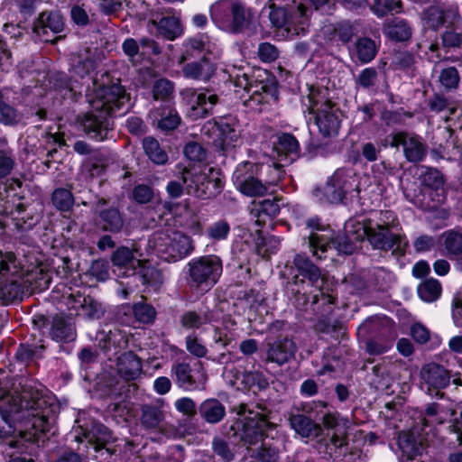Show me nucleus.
<instances>
[{
    "instance_id": "1",
    "label": "nucleus",
    "mask_w": 462,
    "mask_h": 462,
    "mask_svg": "<svg viewBox=\"0 0 462 462\" xmlns=\"http://www.w3.org/2000/svg\"><path fill=\"white\" fill-rule=\"evenodd\" d=\"M54 424L53 408L38 393L32 395L23 392L20 396L0 397V438H12L10 447H18L22 439L39 441L42 436L51 431Z\"/></svg>"
},
{
    "instance_id": "2",
    "label": "nucleus",
    "mask_w": 462,
    "mask_h": 462,
    "mask_svg": "<svg viewBox=\"0 0 462 462\" xmlns=\"http://www.w3.org/2000/svg\"><path fill=\"white\" fill-rule=\"evenodd\" d=\"M356 238L366 236L375 249L393 250L402 255L408 246L406 236L399 232V223L395 214L391 210L374 213L371 217L357 223Z\"/></svg>"
},
{
    "instance_id": "3",
    "label": "nucleus",
    "mask_w": 462,
    "mask_h": 462,
    "mask_svg": "<svg viewBox=\"0 0 462 462\" xmlns=\"http://www.w3.org/2000/svg\"><path fill=\"white\" fill-rule=\"evenodd\" d=\"M263 13L268 14L273 26L290 36L305 35L311 24L312 10L305 0H269Z\"/></svg>"
},
{
    "instance_id": "4",
    "label": "nucleus",
    "mask_w": 462,
    "mask_h": 462,
    "mask_svg": "<svg viewBox=\"0 0 462 462\" xmlns=\"http://www.w3.org/2000/svg\"><path fill=\"white\" fill-rule=\"evenodd\" d=\"M264 77L261 74L253 81L243 69L236 68L229 71V77L234 80L235 91L243 104L251 108L257 109L261 104L276 101L278 98L277 85L273 78L265 72Z\"/></svg>"
},
{
    "instance_id": "5",
    "label": "nucleus",
    "mask_w": 462,
    "mask_h": 462,
    "mask_svg": "<svg viewBox=\"0 0 462 462\" xmlns=\"http://www.w3.org/2000/svg\"><path fill=\"white\" fill-rule=\"evenodd\" d=\"M303 106L311 116L309 120L323 137H335L340 127L339 111L328 97L327 89L310 87Z\"/></svg>"
},
{
    "instance_id": "6",
    "label": "nucleus",
    "mask_w": 462,
    "mask_h": 462,
    "mask_svg": "<svg viewBox=\"0 0 462 462\" xmlns=\"http://www.w3.org/2000/svg\"><path fill=\"white\" fill-rule=\"evenodd\" d=\"M236 412V420L231 430L245 444L253 445L263 440L267 432L273 430L276 424L270 421L269 411L261 405L252 408L245 403L234 407Z\"/></svg>"
},
{
    "instance_id": "7",
    "label": "nucleus",
    "mask_w": 462,
    "mask_h": 462,
    "mask_svg": "<svg viewBox=\"0 0 462 462\" xmlns=\"http://www.w3.org/2000/svg\"><path fill=\"white\" fill-rule=\"evenodd\" d=\"M152 254L166 262H176L192 251L190 238L175 230H162L154 233L147 243Z\"/></svg>"
},
{
    "instance_id": "8",
    "label": "nucleus",
    "mask_w": 462,
    "mask_h": 462,
    "mask_svg": "<svg viewBox=\"0 0 462 462\" xmlns=\"http://www.w3.org/2000/svg\"><path fill=\"white\" fill-rule=\"evenodd\" d=\"M293 264L299 273L293 277L294 284H303L304 279H307L310 285L319 289L320 292V298L319 295L313 297V303L322 300L324 304L332 305L335 300L334 296L330 293L332 284H328L326 275L304 255L297 254Z\"/></svg>"
},
{
    "instance_id": "9",
    "label": "nucleus",
    "mask_w": 462,
    "mask_h": 462,
    "mask_svg": "<svg viewBox=\"0 0 462 462\" xmlns=\"http://www.w3.org/2000/svg\"><path fill=\"white\" fill-rule=\"evenodd\" d=\"M129 97L125 88L117 83L110 86H103L96 89L93 95H88L90 107L96 111H101L111 116L116 112L120 115L128 110Z\"/></svg>"
},
{
    "instance_id": "10",
    "label": "nucleus",
    "mask_w": 462,
    "mask_h": 462,
    "mask_svg": "<svg viewBox=\"0 0 462 462\" xmlns=\"http://www.w3.org/2000/svg\"><path fill=\"white\" fill-rule=\"evenodd\" d=\"M21 263L12 252L0 251V298L5 303L20 299L23 283H19Z\"/></svg>"
},
{
    "instance_id": "11",
    "label": "nucleus",
    "mask_w": 462,
    "mask_h": 462,
    "mask_svg": "<svg viewBox=\"0 0 462 462\" xmlns=\"http://www.w3.org/2000/svg\"><path fill=\"white\" fill-rule=\"evenodd\" d=\"M188 267L191 286L201 290H209L222 274V262L216 255L195 258L188 263Z\"/></svg>"
},
{
    "instance_id": "12",
    "label": "nucleus",
    "mask_w": 462,
    "mask_h": 462,
    "mask_svg": "<svg viewBox=\"0 0 462 462\" xmlns=\"http://www.w3.org/2000/svg\"><path fill=\"white\" fill-rule=\"evenodd\" d=\"M203 129L206 134H212L215 145L223 152H228L240 143V125L234 116L209 121Z\"/></svg>"
},
{
    "instance_id": "13",
    "label": "nucleus",
    "mask_w": 462,
    "mask_h": 462,
    "mask_svg": "<svg viewBox=\"0 0 462 462\" xmlns=\"http://www.w3.org/2000/svg\"><path fill=\"white\" fill-rule=\"evenodd\" d=\"M208 171L212 175L216 174V177H212V180H208L206 183L201 181V188L199 182L206 179V173L204 172L202 175L198 176L186 170L180 180H171L168 183L166 187L167 193L171 198L177 199L182 195L185 188L188 193L202 197L206 195V189L209 188V185H212L214 188H220L221 179L218 176L219 171L213 168H208Z\"/></svg>"
},
{
    "instance_id": "14",
    "label": "nucleus",
    "mask_w": 462,
    "mask_h": 462,
    "mask_svg": "<svg viewBox=\"0 0 462 462\" xmlns=\"http://www.w3.org/2000/svg\"><path fill=\"white\" fill-rule=\"evenodd\" d=\"M299 143L296 138L290 134H282L277 137L273 143L271 156L277 161L273 162V167L268 166L272 171V177L269 183H278L282 176V167L294 162L299 156Z\"/></svg>"
},
{
    "instance_id": "15",
    "label": "nucleus",
    "mask_w": 462,
    "mask_h": 462,
    "mask_svg": "<svg viewBox=\"0 0 462 462\" xmlns=\"http://www.w3.org/2000/svg\"><path fill=\"white\" fill-rule=\"evenodd\" d=\"M144 258L138 245L134 244L131 248L118 247L111 256L115 274L118 278L135 276L141 264H143Z\"/></svg>"
},
{
    "instance_id": "16",
    "label": "nucleus",
    "mask_w": 462,
    "mask_h": 462,
    "mask_svg": "<svg viewBox=\"0 0 462 462\" xmlns=\"http://www.w3.org/2000/svg\"><path fill=\"white\" fill-rule=\"evenodd\" d=\"M323 424L328 430V452L331 455L335 453L336 457L346 456L349 450L348 443L346 440L349 420L337 414L328 413L323 417Z\"/></svg>"
},
{
    "instance_id": "17",
    "label": "nucleus",
    "mask_w": 462,
    "mask_h": 462,
    "mask_svg": "<svg viewBox=\"0 0 462 462\" xmlns=\"http://www.w3.org/2000/svg\"><path fill=\"white\" fill-rule=\"evenodd\" d=\"M254 165L251 162H244L239 164L233 173V181L236 189L245 196L248 197H260L263 196L268 191L267 185L268 179L265 183H263L258 178L254 175Z\"/></svg>"
},
{
    "instance_id": "18",
    "label": "nucleus",
    "mask_w": 462,
    "mask_h": 462,
    "mask_svg": "<svg viewBox=\"0 0 462 462\" xmlns=\"http://www.w3.org/2000/svg\"><path fill=\"white\" fill-rule=\"evenodd\" d=\"M310 246L313 251V254L318 258H321L318 250L321 253L327 252L328 249L334 248L340 254H350L353 252V245L349 243L345 236H338L335 238L330 237L328 235L311 233L309 237Z\"/></svg>"
},
{
    "instance_id": "19",
    "label": "nucleus",
    "mask_w": 462,
    "mask_h": 462,
    "mask_svg": "<svg viewBox=\"0 0 462 462\" xmlns=\"http://www.w3.org/2000/svg\"><path fill=\"white\" fill-rule=\"evenodd\" d=\"M207 52L215 56L220 55V49L217 40L208 34H198L187 39L183 44V53L180 57V63H183L190 57H196Z\"/></svg>"
},
{
    "instance_id": "20",
    "label": "nucleus",
    "mask_w": 462,
    "mask_h": 462,
    "mask_svg": "<svg viewBox=\"0 0 462 462\" xmlns=\"http://www.w3.org/2000/svg\"><path fill=\"white\" fill-rule=\"evenodd\" d=\"M171 373L175 375L179 386L187 391L201 389L207 381V375L200 363L198 364L196 372H192L188 364L178 363L172 366Z\"/></svg>"
},
{
    "instance_id": "21",
    "label": "nucleus",
    "mask_w": 462,
    "mask_h": 462,
    "mask_svg": "<svg viewBox=\"0 0 462 462\" xmlns=\"http://www.w3.org/2000/svg\"><path fill=\"white\" fill-rule=\"evenodd\" d=\"M391 145L402 146L409 162H420L425 156L426 148L420 138L413 134L399 132L392 135Z\"/></svg>"
},
{
    "instance_id": "22",
    "label": "nucleus",
    "mask_w": 462,
    "mask_h": 462,
    "mask_svg": "<svg viewBox=\"0 0 462 462\" xmlns=\"http://www.w3.org/2000/svg\"><path fill=\"white\" fill-rule=\"evenodd\" d=\"M64 23L58 13H42L33 26V32L42 42H54L50 33L57 34L63 30Z\"/></svg>"
},
{
    "instance_id": "23",
    "label": "nucleus",
    "mask_w": 462,
    "mask_h": 462,
    "mask_svg": "<svg viewBox=\"0 0 462 462\" xmlns=\"http://www.w3.org/2000/svg\"><path fill=\"white\" fill-rule=\"evenodd\" d=\"M150 118L152 125L163 132L176 129L181 121L178 112L169 102L151 111Z\"/></svg>"
},
{
    "instance_id": "24",
    "label": "nucleus",
    "mask_w": 462,
    "mask_h": 462,
    "mask_svg": "<svg viewBox=\"0 0 462 462\" xmlns=\"http://www.w3.org/2000/svg\"><path fill=\"white\" fill-rule=\"evenodd\" d=\"M421 378L423 383L427 386L429 394H432L431 390L436 391L448 385L450 375L448 372L441 365L437 364H428L421 369Z\"/></svg>"
},
{
    "instance_id": "25",
    "label": "nucleus",
    "mask_w": 462,
    "mask_h": 462,
    "mask_svg": "<svg viewBox=\"0 0 462 462\" xmlns=\"http://www.w3.org/2000/svg\"><path fill=\"white\" fill-rule=\"evenodd\" d=\"M23 283V291L20 298L24 294H30L36 291H42L49 287L50 276L42 268L36 267L31 272L23 273L21 268L19 283Z\"/></svg>"
},
{
    "instance_id": "26",
    "label": "nucleus",
    "mask_w": 462,
    "mask_h": 462,
    "mask_svg": "<svg viewBox=\"0 0 462 462\" xmlns=\"http://www.w3.org/2000/svg\"><path fill=\"white\" fill-rule=\"evenodd\" d=\"M458 18L457 8L449 6H432L424 14L423 21L425 26L436 29L442 24H453Z\"/></svg>"
},
{
    "instance_id": "27",
    "label": "nucleus",
    "mask_w": 462,
    "mask_h": 462,
    "mask_svg": "<svg viewBox=\"0 0 462 462\" xmlns=\"http://www.w3.org/2000/svg\"><path fill=\"white\" fill-rule=\"evenodd\" d=\"M149 30L151 32L155 31L156 33L171 41L180 36L183 32L180 19L173 15L163 16L159 21L152 19Z\"/></svg>"
},
{
    "instance_id": "28",
    "label": "nucleus",
    "mask_w": 462,
    "mask_h": 462,
    "mask_svg": "<svg viewBox=\"0 0 462 462\" xmlns=\"http://www.w3.org/2000/svg\"><path fill=\"white\" fill-rule=\"evenodd\" d=\"M217 97L208 91L206 92H192L191 95V116L194 119L203 118L208 116L214 106L217 103Z\"/></svg>"
},
{
    "instance_id": "29",
    "label": "nucleus",
    "mask_w": 462,
    "mask_h": 462,
    "mask_svg": "<svg viewBox=\"0 0 462 462\" xmlns=\"http://www.w3.org/2000/svg\"><path fill=\"white\" fill-rule=\"evenodd\" d=\"M398 445L407 459H413L416 456L420 455L425 448L424 440L417 430L401 433Z\"/></svg>"
},
{
    "instance_id": "30",
    "label": "nucleus",
    "mask_w": 462,
    "mask_h": 462,
    "mask_svg": "<svg viewBox=\"0 0 462 462\" xmlns=\"http://www.w3.org/2000/svg\"><path fill=\"white\" fill-rule=\"evenodd\" d=\"M117 372L126 381L135 380L142 372V363L133 352L121 355L117 359Z\"/></svg>"
},
{
    "instance_id": "31",
    "label": "nucleus",
    "mask_w": 462,
    "mask_h": 462,
    "mask_svg": "<svg viewBox=\"0 0 462 462\" xmlns=\"http://www.w3.org/2000/svg\"><path fill=\"white\" fill-rule=\"evenodd\" d=\"M107 117V115L91 107V111L85 115L81 122L84 131L94 138L102 139V132L108 126Z\"/></svg>"
},
{
    "instance_id": "32",
    "label": "nucleus",
    "mask_w": 462,
    "mask_h": 462,
    "mask_svg": "<svg viewBox=\"0 0 462 462\" xmlns=\"http://www.w3.org/2000/svg\"><path fill=\"white\" fill-rule=\"evenodd\" d=\"M296 352L295 343L289 338L275 342L268 350V360L283 365L293 357Z\"/></svg>"
},
{
    "instance_id": "33",
    "label": "nucleus",
    "mask_w": 462,
    "mask_h": 462,
    "mask_svg": "<svg viewBox=\"0 0 462 462\" xmlns=\"http://www.w3.org/2000/svg\"><path fill=\"white\" fill-rule=\"evenodd\" d=\"M215 13L217 14L218 10H231L230 24L227 29L234 32H240L245 28L250 19V12L245 10L242 5L234 2V4H224L216 7Z\"/></svg>"
},
{
    "instance_id": "34",
    "label": "nucleus",
    "mask_w": 462,
    "mask_h": 462,
    "mask_svg": "<svg viewBox=\"0 0 462 462\" xmlns=\"http://www.w3.org/2000/svg\"><path fill=\"white\" fill-rule=\"evenodd\" d=\"M186 78L200 80L209 79L215 72V66L206 58L199 62L186 64L183 69Z\"/></svg>"
},
{
    "instance_id": "35",
    "label": "nucleus",
    "mask_w": 462,
    "mask_h": 462,
    "mask_svg": "<svg viewBox=\"0 0 462 462\" xmlns=\"http://www.w3.org/2000/svg\"><path fill=\"white\" fill-rule=\"evenodd\" d=\"M289 420L291 429L302 438L318 437L320 434V426L302 414L291 415Z\"/></svg>"
},
{
    "instance_id": "36",
    "label": "nucleus",
    "mask_w": 462,
    "mask_h": 462,
    "mask_svg": "<svg viewBox=\"0 0 462 462\" xmlns=\"http://www.w3.org/2000/svg\"><path fill=\"white\" fill-rule=\"evenodd\" d=\"M213 321H215V315L208 311H187L180 319V325L185 329H197Z\"/></svg>"
},
{
    "instance_id": "37",
    "label": "nucleus",
    "mask_w": 462,
    "mask_h": 462,
    "mask_svg": "<svg viewBox=\"0 0 462 462\" xmlns=\"http://www.w3.org/2000/svg\"><path fill=\"white\" fill-rule=\"evenodd\" d=\"M51 336L56 341L72 340L74 328L62 316H55L52 320Z\"/></svg>"
},
{
    "instance_id": "38",
    "label": "nucleus",
    "mask_w": 462,
    "mask_h": 462,
    "mask_svg": "<svg viewBox=\"0 0 462 462\" xmlns=\"http://www.w3.org/2000/svg\"><path fill=\"white\" fill-rule=\"evenodd\" d=\"M200 412L208 422L217 423L224 418L226 409L217 400L209 399L201 404Z\"/></svg>"
},
{
    "instance_id": "39",
    "label": "nucleus",
    "mask_w": 462,
    "mask_h": 462,
    "mask_svg": "<svg viewBox=\"0 0 462 462\" xmlns=\"http://www.w3.org/2000/svg\"><path fill=\"white\" fill-rule=\"evenodd\" d=\"M314 196L321 202L338 203L344 198L343 191L339 190L331 176L322 189H316Z\"/></svg>"
},
{
    "instance_id": "40",
    "label": "nucleus",
    "mask_w": 462,
    "mask_h": 462,
    "mask_svg": "<svg viewBox=\"0 0 462 462\" xmlns=\"http://www.w3.org/2000/svg\"><path fill=\"white\" fill-rule=\"evenodd\" d=\"M181 210L183 212L176 217V223L194 235L200 234L202 226L195 211L188 206H184Z\"/></svg>"
},
{
    "instance_id": "41",
    "label": "nucleus",
    "mask_w": 462,
    "mask_h": 462,
    "mask_svg": "<svg viewBox=\"0 0 462 462\" xmlns=\"http://www.w3.org/2000/svg\"><path fill=\"white\" fill-rule=\"evenodd\" d=\"M454 415V411L451 408H445L439 404L432 403L426 409V418H424V424H442L447 420Z\"/></svg>"
},
{
    "instance_id": "42",
    "label": "nucleus",
    "mask_w": 462,
    "mask_h": 462,
    "mask_svg": "<svg viewBox=\"0 0 462 462\" xmlns=\"http://www.w3.org/2000/svg\"><path fill=\"white\" fill-rule=\"evenodd\" d=\"M143 147L145 154L152 162L156 164H164L167 162L168 155L156 139L152 137L144 138Z\"/></svg>"
},
{
    "instance_id": "43",
    "label": "nucleus",
    "mask_w": 462,
    "mask_h": 462,
    "mask_svg": "<svg viewBox=\"0 0 462 462\" xmlns=\"http://www.w3.org/2000/svg\"><path fill=\"white\" fill-rule=\"evenodd\" d=\"M135 276L145 285H150L156 289L162 282L161 273L148 264V260L144 258L143 264H141Z\"/></svg>"
},
{
    "instance_id": "44",
    "label": "nucleus",
    "mask_w": 462,
    "mask_h": 462,
    "mask_svg": "<svg viewBox=\"0 0 462 462\" xmlns=\"http://www.w3.org/2000/svg\"><path fill=\"white\" fill-rule=\"evenodd\" d=\"M384 33L395 41H406L411 35L409 25L402 20L395 19L384 25Z\"/></svg>"
},
{
    "instance_id": "45",
    "label": "nucleus",
    "mask_w": 462,
    "mask_h": 462,
    "mask_svg": "<svg viewBox=\"0 0 462 462\" xmlns=\"http://www.w3.org/2000/svg\"><path fill=\"white\" fill-rule=\"evenodd\" d=\"M441 284L433 278L428 279L418 287L420 298L426 302H432L438 300L441 295Z\"/></svg>"
},
{
    "instance_id": "46",
    "label": "nucleus",
    "mask_w": 462,
    "mask_h": 462,
    "mask_svg": "<svg viewBox=\"0 0 462 462\" xmlns=\"http://www.w3.org/2000/svg\"><path fill=\"white\" fill-rule=\"evenodd\" d=\"M444 247L450 259L457 258L462 254V234L450 230L442 235Z\"/></svg>"
},
{
    "instance_id": "47",
    "label": "nucleus",
    "mask_w": 462,
    "mask_h": 462,
    "mask_svg": "<svg viewBox=\"0 0 462 462\" xmlns=\"http://www.w3.org/2000/svg\"><path fill=\"white\" fill-rule=\"evenodd\" d=\"M332 177L333 181L337 183V189L343 191V196H345L346 193L349 192L354 188L357 192H359L357 186L355 185L356 177L352 171L337 170L335 171Z\"/></svg>"
},
{
    "instance_id": "48",
    "label": "nucleus",
    "mask_w": 462,
    "mask_h": 462,
    "mask_svg": "<svg viewBox=\"0 0 462 462\" xmlns=\"http://www.w3.org/2000/svg\"><path fill=\"white\" fill-rule=\"evenodd\" d=\"M356 54L364 63L371 61L376 54V45L368 38H361L356 43Z\"/></svg>"
},
{
    "instance_id": "49",
    "label": "nucleus",
    "mask_w": 462,
    "mask_h": 462,
    "mask_svg": "<svg viewBox=\"0 0 462 462\" xmlns=\"http://www.w3.org/2000/svg\"><path fill=\"white\" fill-rule=\"evenodd\" d=\"M100 217L105 230L118 232L123 227V218L119 211L116 208H110L101 212Z\"/></svg>"
},
{
    "instance_id": "50",
    "label": "nucleus",
    "mask_w": 462,
    "mask_h": 462,
    "mask_svg": "<svg viewBox=\"0 0 462 462\" xmlns=\"http://www.w3.org/2000/svg\"><path fill=\"white\" fill-rule=\"evenodd\" d=\"M85 437L88 439L89 441L95 440L97 442L95 446L96 451L103 449V446L112 439L111 432L106 427L101 424H95L91 432L87 434Z\"/></svg>"
},
{
    "instance_id": "51",
    "label": "nucleus",
    "mask_w": 462,
    "mask_h": 462,
    "mask_svg": "<svg viewBox=\"0 0 462 462\" xmlns=\"http://www.w3.org/2000/svg\"><path fill=\"white\" fill-rule=\"evenodd\" d=\"M224 4H234V2H231L229 0L217 1L214 5H211L209 11H210V16H211L212 21L218 27L226 29V28H228L229 24H230V19H231V15H232L231 10H225V11L218 10L217 14H216L217 13H215V10L217 9L216 7H217L219 5L222 6V5H224Z\"/></svg>"
},
{
    "instance_id": "52",
    "label": "nucleus",
    "mask_w": 462,
    "mask_h": 462,
    "mask_svg": "<svg viewBox=\"0 0 462 462\" xmlns=\"http://www.w3.org/2000/svg\"><path fill=\"white\" fill-rule=\"evenodd\" d=\"M421 181L422 183L435 190H439L443 186V178L441 173L432 168L421 167Z\"/></svg>"
},
{
    "instance_id": "53",
    "label": "nucleus",
    "mask_w": 462,
    "mask_h": 462,
    "mask_svg": "<svg viewBox=\"0 0 462 462\" xmlns=\"http://www.w3.org/2000/svg\"><path fill=\"white\" fill-rule=\"evenodd\" d=\"M79 303V315L88 319H99L103 314L101 305L90 297L83 298V300Z\"/></svg>"
},
{
    "instance_id": "54",
    "label": "nucleus",
    "mask_w": 462,
    "mask_h": 462,
    "mask_svg": "<svg viewBox=\"0 0 462 462\" xmlns=\"http://www.w3.org/2000/svg\"><path fill=\"white\" fill-rule=\"evenodd\" d=\"M142 411V422L148 428L158 427L163 420V413L158 407L146 405Z\"/></svg>"
},
{
    "instance_id": "55",
    "label": "nucleus",
    "mask_w": 462,
    "mask_h": 462,
    "mask_svg": "<svg viewBox=\"0 0 462 462\" xmlns=\"http://www.w3.org/2000/svg\"><path fill=\"white\" fill-rule=\"evenodd\" d=\"M372 10L379 17L388 13H400L401 0H374Z\"/></svg>"
},
{
    "instance_id": "56",
    "label": "nucleus",
    "mask_w": 462,
    "mask_h": 462,
    "mask_svg": "<svg viewBox=\"0 0 462 462\" xmlns=\"http://www.w3.org/2000/svg\"><path fill=\"white\" fill-rule=\"evenodd\" d=\"M52 202L58 209L67 211L73 205V196L69 189H57L52 194Z\"/></svg>"
},
{
    "instance_id": "57",
    "label": "nucleus",
    "mask_w": 462,
    "mask_h": 462,
    "mask_svg": "<svg viewBox=\"0 0 462 462\" xmlns=\"http://www.w3.org/2000/svg\"><path fill=\"white\" fill-rule=\"evenodd\" d=\"M133 311L135 319L141 323H151L155 319V310L149 304L139 302L134 305Z\"/></svg>"
},
{
    "instance_id": "58",
    "label": "nucleus",
    "mask_w": 462,
    "mask_h": 462,
    "mask_svg": "<svg viewBox=\"0 0 462 462\" xmlns=\"http://www.w3.org/2000/svg\"><path fill=\"white\" fill-rule=\"evenodd\" d=\"M236 380L240 381L246 388L257 386L259 389L264 388L267 384L263 374L259 372H246L236 376Z\"/></svg>"
},
{
    "instance_id": "59",
    "label": "nucleus",
    "mask_w": 462,
    "mask_h": 462,
    "mask_svg": "<svg viewBox=\"0 0 462 462\" xmlns=\"http://www.w3.org/2000/svg\"><path fill=\"white\" fill-rule=\"evenodd\" d=\"M460 81L458 71L454 67L443 69L439 76V82L448 90L457 88Z\"/></svg>"
},
{
    "instance_id": "60",
    "label": "nucleus",
    "mask_w": 462,
    "mask_h": 462,
    "mask_svg": "<svg viewBox=\"0 0 462 462\" xmlns=\"http://www.w3.org/2000/svg\"><path fill=\"white\" fill-rule=\"evenodd\" d=\"M88 274L94 277L97 282H104L109 277V264L106 260H96L90 265Z\"/></svg>"
},
{
    "instance_id": "61",
    "label": "nucleus",
    "mask_w": 462,
    "mask_h": 462,
    "mask_svg": "<svg viewBox=\"0 0 462 462\" xmlns=\"http://www.w3.org/2000/svg\"><path fill=\"white\" fill-rule=\"evenodd\" d=\"M280 248V240L276 236H267L263 238L262 242L257 245V253L263 257H269L275 254Z\"/></svg>"
},
{
    "instance_id": "62",
    "label": "nucleus",
    "mask_w": 462,
    "mask_h": 462,
    "mask_svg": "<svg viewBox=\"0 0 462 462\" xmlns=\"http://www.w3.org/2000/svg\"><path fill=\"white\" fill-rule=\"evenodd\" d=\"M334 37L337 36L343 42H347L357 32V27L349 23L342 22L337 23L334 28Z\"/></svg>"
},
{
    "instance_id": "63",
    "label": "nucleus",
    "mask_w": 462,
    "mask_h": 462,
    "mask_svg": "<svg viewBox=\"0 0 462 462\" xmlns=\"http://www.w3.org/2000/svg\"><path fill=\"white\" fill-rule=\"evenodd\" d=\"M172 92L173 85L168 79H159L153 85L152 93L155 100H166Z\"/></svg>"
},
{
    "instance_id": "64",
    "label": "nucleus",
    "mask_w": 462,
    "mask_h": 462,
    "mask_svg": "<svg viewBox=\"0 0 462 462\" xmlns=\"http://www.w3.org/2000/svg\"><path fill=\"white\" fill-rule=\"evenodd\" d=\"M59 88L64 97L75 98L77 94L81 93V86H79L77 79L68 80L65 78H61Z\"/></svg>"
}]
</instances>
